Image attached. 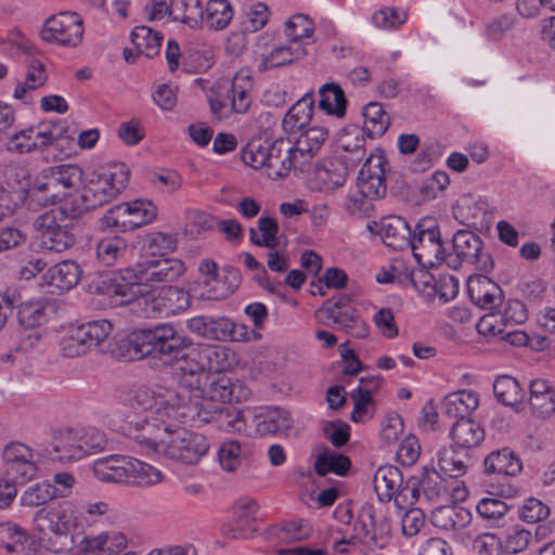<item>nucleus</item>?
I'll return each mask as SVG.
<instances>
[{"mask_svg": "<svg viewBox=\"0 0 555 555\" xmlns=\"http://www.w3.org/2000/svg\"><path fill=\"white\" fill-rule=\"evenodd\" d=\"M353 531L356 539L361 540V544L370 548H383L389 542L391 527L386 518L377 522L374 506L366 504L359 511Z\"/></svg>", "mask_w": 555, "mask_h": 555, "instance_id": "15", "label": "nucleus"}, {"mask_svg": "<svg viewBox=\"0 0 555 555\" xmlns=\"http://www.w3.org/2000/svg\"><path fill=\"white\" fill-rule=\"evenodd\" d=\"M185 271L184 263L176 258H162L138 263L132 276L133 284L170 283ZM130 273V271H128Z\"/></svg>", "mask_w": 555, "mask_h": 555, "instance_id": "16", "label": "nucleus"}, {"mask_svg": "<svg viewBox=\"0 0 555 555\" xmlns=\"http://www.w3.org/2000/svg\"><path fill=\"white\" fill-rule=\"evenodd\" d=\"M412 230L409 223L400 217H387L380 227V236L384 243L398 250H403L411 244Z\"/></svg>", "mask_w": 555, "mask_h": 555, "instance_id": "36", "label": "nucleus"}, {"mask_svg": "<svg viewBox=\"0 0 555 555\" xmlns=\"http://www.w3.org/2000/svg\"><path fill=\"white\" fill-rule=\"evenodd\" d=\"M219 94L229 99L231 112L244 114L251 104L254 78L249 69L242 68L235 76L218 81Z\"/></svg>", "mask_w": 555, "mask_h": 555, "instance_id": "18", "label": "nucleus"}, {"mask_svg": "<svg viewBox=\"0 0 555 555\" xmlns=\"http://www.w3.org/2000/svg\"><path fill=\"white\" fill-rule=\"evenodd\" d=\"M83 34V20L73 11L51 15L40 30L43 41L66 48H77L82 42Z\"/></svg>", "mask_w": 555, "mask_h": 555, "instance_id": "11", "label": "nucleus"}, {"mask_svg": "<svg viewBox=\"0 0 555 555\" xmlns=\"http://www.w3.org/2000/svg\"><path fill=\"white\" fill-rule=\"evenodd\" d=\"M131 457L112 456L95 463L93 472L104 482H129V465Z\"/></svg>", "mask_w": 555, "mask_h": 555, "instance_id": "38", "label": "nucleus"}, {"mask_svg": "<svg viewBox=\"0 0 555 555\" xmlns=\"http://www.w3.org/2000/svg\"><path fill=\"white\" fill-rule=\"evenodd\" d=\"M529 405L531 412L545 418L555 412V389L544 379H534L529 385Z\"/></svg>", "mask_w": 555, "mask_h": 555, "instance_id": "34", "label": "nucleus"}, {"mask_svg": "<svg viewBox=\"0 0 555 555\" xmlns=\"http://www.w3.org/2000/svg\"><path fill=\"white\" fill-rule=\"evenodd\" d=\"M80 545H85L89 555H135L127 551V538L121 533L86 537Z\"/></svg>", "mask_w": 555, "mask_h": 555, "instance_id": "28", "label": "nucleus"}, {"mask_svg": "<svg viewBox=\"0 0 555 555\" xmlns=\"http://www.w3.org/2000/svg\"><path fill=\"white\" fill-rule=\"evenodd\" d=\"M25 66V80L16 86L14 96L27 104L31 102L29 92L42 87L48 80V74L43 61L36 56H27Z\"/></svg>", "mask_w": 555, "mask_h": 555, "instance_id": "30", "label": "nucleus"}, {"mask_svg": "<svg viewBox=\"0 0 555 555\" xmlns=\"http://www.w3.org/2000/svg\"><path fill=\"white\" fill-rule=\"evenodd\" d=\"M3 177L8 185L22 192L30 186V171L20 162H10L3 168Z\"/></svg>", "mask_w": 555, "mask_h": 555, "instance_id": "63", "label": "nucleus"}, {"mask_svg": "<svg viewBox=\"0 0 555 555\" xmlns=\"http://www.w3.org/2000/svg\"><path fill=\"white\" fill-rule=\"evenodd\" d=\"M451 438L456 447L469 450L478 447L485 439V430L472 418L457 420L451 429Z\"/></svg>", "mask_w": 555, "mask_h": 555, "instance_id": "41", "label": "nucleus"}, {"mask_svg": "<svg viewBox=\"0 0 555 555\" xmlns=\"http://www.w3.org/2000/svg\"><path fill=\"white\" fill-rule=\"evenodd\" d=\"M79 327L91 349L95 347L101 352L111 351V340L113 339V324L111 321L106 319L94 320L83 323Z\"/></svg>", "mask_w": 555, "mask_h": 555, "instance_id": "44", "label": "nucleus"}, {"mask_svg": "<svg viewBox=\"0 0 555 555\" xmlns=\"http://www.w3.org/2000/svg\"><path fill=\"white\" fill-rule=\"evenodd\" d=\"M409 247L415 260L424 267H436L446 260V250L440 228L435 220L423 219L412 231Z\"/></svg>", "mask_w": 555, "mask_h": 555, "instance_id": "8", "label": "nucleus"}, {"mask_svg": "<svg viewBox=\"0 0 555 555\" xmlns=\"http://www.w3.org/2000/svg\"><path fill=\"white\" fill-rule=\"evenodd\" d=\"M351 467V461L347 455L324 449L315 459L314 470L319 476L334 473L346 476Z\"/></svg>", "mask_w": 555, "mask_h": 555, "instance_id": "51", "label": "nucleus"}, {"mask_svg": "<svg viewBox=\"0 0 555 555\" xmlns=\"http://www.w3.org/2000/svg\"><path fill=\"white\" fill-rule=\"evenodd\" d=\"M402 473L393 465L380 466L374 474L373 485L378 499L388 502L402 486Z\"/></svg>", "mask_w": 555, "mask_h": 555, "instance_id": "40", "label": "nucleus"}, {"mask_svg": "<svg viewBox=\"0 0 555 555\" xmlns=\"http://www.w3.org/2000/svg\"><path fill=\"white\" fill-rule=\"evenodd\" d=\"M160 405L155 415H144L143 417L128 416V435L138 444V448L150 454H160V444L166 440L171 426H176L178 421L176 410Z\"/></svg>", "mask_w": 555, "mask_h": 555, "instance_id": "5", "label": "nucleus"}, {"mask_svg": "<svg viewBox=\"0 0 555 555\" xmlns=\"http://www.w3.org/2000/svg\"><path fill=\"white\" fill-rule=\"evenodd\" d=\"M364 132L356 126L346 128L339 138V147L346 153L339 158L354 168L365 156Z\"/></svg>", "mask_w": 555, "mask_h": 555, "instance_id": "35", "label": "nucleus"}, {"mask_svg": "<svg viewBox=\"0 0 555 555\" xmlns=\"http://www.w3.org/2000/svg\"><path fill=\"white\" fill-rule=\"evenodd\" d=\"M152 312L171 315L189 308L191 298L188 292L182 288L168 286L158 291L151 300H143Z\"/></svg>", "mask_w": 555, "mask_h": 555, "instance_id": "23", "label": "nucleus"}, {"mask_svg": "<svg viewBox=\"0 0 555 555\" xmlns=\"http://www.w3.org/2000/svg\"><path fill=\"white\" fill-rule=\"evenodd\" d=\"M470 300L481 309H493L503 301L501 287L486 275H472L467 280Z\"/></svg>", "mask_w": 555, "mask_h": 555, "instance_id": "22", "label": "nucleus"}, {"mask_svg": "<svg viewBox=\"0 0 555 555\" xmlns=\"http://www.w3.org/2000/svg\"><path fill=\"white\" fill-rule=\"evenodd\" d=\"M15 308L18 309L17 318L20 324L27 328H34L49 320L50 315L55 311V304L48 299L26 302L20 300Z\"/></svg>", "mask_w": 555, "mask_h": 555, "instance_id": "33", "label": "nucleus"}, {"mask_svg": "<svg viewBox=\"0 0 555 555\" xmlns=\"http://www.w3.org/2000/svg\"><path fill=\"white\" fill-rule=\"evenodd\" d=\"M279 230V224L274 218L260 217L258 219V230L254 228L249 229L250 242L256 246L266 247L268 249L278 247L280 244L278 238Z\"/></svg>", "mask_w": 555, "mask_h": 555, "instance_id": "53", "label": "nucleus"}, {"mask_svg": "<svg viewBox=\"0 0 555 555\" xmlns=\"http://www.w3.org/2000/svg\"><path fill=\"white\" fill-rule=\"evenodd\" d=\"M291 138H280L270 143L269 172L272 178H284L292 169L304 171L306 165Z\"/></svg>", "mask_w": 555, "mask_h": 555, "instance_id": "19", "label": "nucleus"}, {"mask_svg": "<svg viewBox=\"0 0 555 555\" xmlns=\"http://www.w3.org/2000/svg\"><path fill=\"white\" fill-rule=\"evenodd\" d=\"M60 137L61 131L57 124L31 125L9 134L4 147L7 152L15 155L33 154L53 145Z\"/></svg>", "mask_w": 555, "mask_h": 555, "instance_id": "10", "label": "nucleus"}, {"mask_svg": "<svg viewBox=\"0 0 555 555\" xmlns=\"http://www.w3.org/2000/svg\"><path fill=\"white\" fill-rule=\"evenodd\" d=\"M269 154L270 143L251 141L243 149L242 160L254 169L267 167L269 170Z\"/></svg>", "mask_w": 555, "mask_h": 555, "instance_id": "62", "label": "nucleus"}, {"mask_svg": "<svg viewBox=\"0 0 555 555\" xmlns=\"http://www.w3.org/2000/svg\"><path fill=\"white\" fill-rule=\"evenodd\" d=\"M451 245V249L446 250L444 260L450 268L457 269L464 262L485 271L493 268V260L482 250V241L476 233L459 230L453 234Z\"/></svg>", "mask_w": 555, "mask_h": 555, "instance_id": "9", "label": "nucleus"}, {"mask_svg": "<svg viewBox=\"0 0 555 555\" xmlns=\"http://www.w3.org/2000/svg\"><path fill=\"white\" fill-rule=\"evenodd\" d=\"M129 169L122 163H114L93 173L81 189V204L70 207L83 211L102 207L114 201L127 186Z\"/></svg>", "mask_w": 555, "mask_h": 555, "instance_id": "3", "label": "nucleus"}, {"mask_svg": "<svg viewBox=\"0 0 555 555\" xmlns=\"http://www.w3.org/2000/svg\"><path fill=\"white\" fill-rule=\"evenodd\" d=\"M344 298H339L330 306H325L318 311V317L325 324L335 330L344 331L356 338H364L369 335V327L362 320L357 309L347 307L343 304Z\"/></svg>", "mask_w": 555, "mask_h": 555, "instance_id": "13", "label": "nucleus"}, {"mask_svg": "<svg viewBox=\"0 0 555 555\" xmlns=\"http://www.w3.org/2000/svg\"><path fill=\"white\" fill-rule=\"evenodd\" d=\"M56 499V490L50 481L38 482L30 486L21 496L24 506L38 507Z\"/></svg>", "mask_w": 555, "mask_h": 555, "instance_id": "61", "label": "nucleus"}, {"mask_svg": "<svg viewBox=\"0 0 555 555\" xmlns=\"http://www.w3.org/2000/svg\"><path fill=\"white\" fill-rule=\"evenodd\" d=\"M205 8L201 0H171L170 15L173 21H180L191 28L204 24Z\"/></svg>", "mask_w": 555, "mask_h": 555, "instance_id": "46", "label": "nucleus"}, {"mask_svg": "<svg viewBox=\"0 0 555 555\" xmlns=\"http://www.w3.org/2000/svg\"><path fill=\"white\" fill-rule=\"evenodd\" d=\"M203 385L202 387L201 380L197 378L195 386L197 391L205 393L210 400H216L223 405L231 401L235 388L234 383L227 375L208 376Z\"/></svg>", "mask_w": 555, "mask_h": 555, "instance_id": "48", "label": "nucleus"}, {"mask_svg": "<svg viewBox=\"0 0 555 555\" xmlns=\"http://www.w3.org/2000/svg\"><path fill=\"white\" fill-rule=\"evenodd\" d=\"M82 270L74 260L61 261L43 274L46 284L55 287L61 293L73 289L81 280Z\"/></svg>", "mask_w": 555, "mask_h": 555, "instance_id": "26", "label": "nucleus"}, {"mask_svg": "<svg viewBox=\"0 0 555 555\" xmlns=\"http://www.w3.org/2000/svg\"><path fill=\"white\" fill-rule=\"evenodd\" d=\"M390 172L389 164L380 150L371 153L362 166L358 177V188L374 199H379L387 192L386 179Z\"/></svg>", "mask_w": 555, "mask_h": 555, "instance_id": "14", "label": "nucleus"}, {"mask_svg": "<svg viewBox=\"0 0 555 555\" xmlns=\"http://www.w3.org/2000/svg\"><path fill=\"white\" fill-rule=\"evenodd\" d=\"M78 514L70 501L42 507L33 517L34 531L51 552L69 550L74 543L73 532L78 527Z\"/></svg>", "mask_w": 555, "mask_h": 555, "instance_id": "1", "label": "nucleus"}, {"mask_svg": "<svg viewBox=\"0 0 555 555\" xmlns=\"http://www.w3.org/2000/svg\"><path fill=\"white\" fill-rule=\"evenodd\" d=\"M218 459L221 467L229 472H235L242 464V447L237 440L222 442L218 450Z\"/></svg>", "mask_w": 555, "mask_h": 555, "instance_id": "64", "label": "nucleus"}, {"mask_svg": "<svg viewBox=\"0 0 555 555\" xmlns=\"http://www.w3.org/2000/svg\"><path fill=\"white\" fill-rule=\"evenodd\" d=\"M2 457L5 476L17 483L24 485L38 474L41 454L22 442L8 443L3 449Z\"/></svg>", "mask_w": 555, "mask_h": 555, "instance_id": "12", "label": "nucleus"}, {"mask_svg": "<svg viewBox=\"0 0 555 555\" xmlns=\"http://www.w3.org/2000/svg\"><path fill=\"white\" fill-rule=\"evenodd\" d=\"M43 452V455L53 462L69 463L82 459L79 431L65 429L57 433Z\"/></svg>", "mask_w": 555, "mask_h": 555, "instance_id": "20", "label": "nucleus"}, {"mask_svg": "<svg viewBox=\"0 0 555 555\" xmlns=\"http://www.w3.org/2000/svg\"><path fill=\"white\" fill-rule=\"evenodd\" d=\"M127 244L119 236L103 238L96 246V258L104 266H113L126 253Z\"/></svg>", "mask_w": 555, "mask_h": 555, "instance_id": "59", "label": "nucleus"}, {"mask_svg": "<svg viewBox=\"0 0 555 555\" xmlns=\"http://www.w3.org/2000/svg\"><path fill=\"white\" fill-rule=\"evenodd\" d=\"M185 422H176L160 444L162 456L186 465L196 464L207 453L209 443L202 434L181 427Z\"/></svg>", "mask_w": 555, "mask_h": 555, "instance_id": "7", "label": "nucleus"}, {"mask_svg": "<svg viewBox=\"0 0 555 555\" xmlns=\"http://www.w3.org/2000/svg\"><path fill=\"white\" fill-rule=\"evenodd\" d=\"M314 109V94L307 92L285 114L282 127L286 133L302 130L311 120Z\"/></svg>", "mask_w": 555, "mask_h": 555, "instance_id": "32", "label": "nucleus"}, {"mask_svg": "<svg viewBox=\"0 0 555 555\" xmlns=\"http://www.w3.org/2000/svg\"><path fill=\"white\" fill-rule=\"evenodd\" d=\"M25 199L29 208H36V206L53 205L61 202L64 199V193L55 189L47 168L42 170L34 185L28 188Z\"/></svg>", "mask_w": 555, "mask_h": 555, "instance_id": "27", "label": "nucleus"}, {"mask_svg": "<svg viewBox=\"0 0 555 555\" xmlns=\"http://www.w3.org/2000/svg\"><path fill=\"white\" fill-rule=\"evenodd\" d=\"M131 42L139 53L147 57L158 54L163 36L147 26H137L131 33Z\"/></svg>", "mask_w": 555, "mask_h": 555, "instance_id": "56", "label": "nucleus"}, {"mask_svg": "<svg viewBox=\"0 0 555 555\" xmlns=\"http://www.w3.org/2000/svg\"><path fill=\"white\" fill-rule=\"evenodd\" d=\"M328 138V130L325 127L314 126L305 130L296 140H293L299 159L305 163L306 167L310 165L321 146Z\"/></svg>", "mask_w": 555, "mask_h": 555, "instance_id": "39", "label": "nucleus"}, {"mask_svg": "<svg viewBox=\"0 0 555 555\" xmlns=\"http://www.w3.org/2000/svg\"><path fill=\"white\" fill-rule=\"evenodd\" d=\"M493 393L500 403L507 406H517L524 400V391L518 380L508 375L500 376L494 380Z\"/></svg>", "mask_w": 555, "mask_h": 555, "instance_id": "52", "label": "nucleus"}, {"mask_svg": "<svg viewBox=\"0 0 555 555\" xmlns=\"http://www.w3.org/2000/svg\"><path fill=\"white\" fill-rule=\"evenodd\" d=\"M349 168L350 166L340 159H327L317 166L315 178L322 190H334L345 183Z\"/></svg>", "mask_w": 555, "mask_h": 555, "instance_id": "43", "label": "nucleus"}, {"mask_svg": "<svg viewBox=\"0 0 555 555\" xmlns=\"http://www.w3.org/2000/svg\"><path fill=\"white\" fill-rule=\"evenodd\" d=\"M521 469L520 459L509 448L492 451L483 460V472L487 475L516 476Z\"/></svg>", "mask_w": 555, "mask_h": 555, "instance_id": "29", "label": "nucleus"}, {"mask_svg": "<svg viewBox=\"0 0 555 555\" xmlns=\"http://www.w3.org/2000/svg\"><path fill=\"white\" fill-rule=\"evenodd\" d=\"M48 172H50L55 189L64 193V198L81 184L83 178L82 169L75 164L49 167Z\"/></svg>", "mask_w": 555, "mask_h": 555, "instance_id": "47", "label": "nucleus"}, {"mask_svg": "<svg viewBox=\"0 0 555 555\" xmlns=\"http://www.w3.org/2000/svg\"><path fill=\"white\" fill-rule=\"evenodd\" d=\"M179 400H181V392L163 388L156 391L147 387H139L134 390L132 397L133 404L146 412V415H155L160 405L167 412L169 409L176 410Z\"/></svg>", "mask_w": 555, "mask_h": 555, "instance_id": "21", "label": "nucleus"}, {"mask_svg": "<svg viewBox=\"0 0 555 555\" xmlns=\"http://www.w3.org/2000/svg\"><path fill=\"white\" fill-rule=\"evenodd\" d=\"M234 15L229 0H208L205 5L204 24L214 30L227 28Z\"/></svg>", "mask_w": 555, "mask_h": 555, "instance_id": "50", "label": "nucleus"}, {"mask_svg": "<svg viewBox=\"0 0 555 555\" xmlns=\"http://www.w3.org/2000/svg\"><path fill=\"white\" fill-rule=\"evenodd\" d=\"M307 54L306 48L302 44L279 46L270 53L263 54L258 65L259 72H267L272 68L286 66L296 60L304 57Z\"/></svg>", "mask_w": 555, "mask_h": 555, "instance_id": "42", "label": "nucleus"}, {"mask_svg": "<svg viewBox=\"0 0 555 555\" xmlns=\"http://www.w3.org/2000/svg\"><path fill=\"white\" fill-rule=\"evenodd\" d=\"M319 108L327 115L344 117L346 114L347 99L341 87L335 82H327L319 90Z\"/></svg>", "mask_w": 555, "mask_h": 555, "instance_id": "49", "label": "nucleus"}, {"mask_svg": "<svg viewBox=\"0 0 555 555\" xmlns=\"http://www.w3.org/2000/svg\"><path fill=\"white\" fill-rule=\"evenodd\" d=\"M0 555H35L27 532L12 522H1Z\"/></svg>", "mask_w": 555, "mask_h": 555, "instance_id": "25", "label": "nucleus"}, {"mask_svg": "<svg viewBox=\"0 0 555 555\" xmlns=\"http://www.w3.org/2000/svg\"><path fill=\"white\" fill-rule=\"evenodd\" d=\"M189 402L184 401V395L181 392V400L176 404V412L179 422L188 420L198 424L216 422L224 405L216 400H210L205 393L195 390L190 391Z\"/></svg>", "mask_w": 555, "mask_h": 555, "instance_id": "17", "label": "nucleus"}, {"mask_svg": "<svg viewBox=\"0 0 555 555\" xmlns=\"http://www.w3.org/2000/svg\"><path fill=\"white\" fill-rule=\"evenodd\" d=\"M129 207L125 203L112 207L101 219L100 224L103 229H116L122 232L138 228L139 221H132Z\"/></svg>", "mask_w": 555, "mask_h": 555, "instance_id": "58", "label": "nucleus"}, {"mask_svg": "<svg viewBox=\"0 0 555 555\" xmlns=\"http://www.w3.org/2000/svg\"><path fill=\"white\" fill-rule=\"evenodd\" d=\"M129 482L138 486H151L160 482L162 473L152 465L131 459L129 465Z\"/></svg>", "mask_w": 555, "mask_h": 555, "instance_id": "60", "label": "nucleus"}, {"mask_svg": "<svg viewBox=\"0 0 555 555\" xmlns=\"http://www.w3.org/2000/svg\"><path fill=\"white\" fill-rule=\"evenodd\" d=\"M479 404L478 395L473 390L451 392L441 402V412L449 418H468Z\"/></svg>", "mask_w": 555, "mask_h": 555, "instance_id": "31", "label": "nucleus"}, {"mask_svg": "<svg viewBox=\"0 0 555 555\" xmlns=\"http://www.w3.org/2000/svg\"><path fill=\"white\" fill-rule=\"evenodd\" d=\"M257 418L256 427L261 435H284L293 425L289 413L280 408L269 409Z\"/></svg>", "mask_w": 555, "mask_h": 555, "instance_id": "45", "label": "nucleus"}, {"mask_svg": "<svg viewBox=\"0 0 555 555\" xmlns=\"http://www.w3.org/2000/svg\"><path fill=\"white\" fill-rule=\"evenodd\" d=\"M127 344L140 358L151 356L165 358L167 361L184 357L193 346L192 339L171 323L138 330L131 334Z\"/></svg>", "mask_w": 555, "mask_h": 555, "instance_id": "2", "label": "nucleus"}, {"mask_svg": "<svg viewBox=\"0 0 555 555\" xmlns=\"http://www.w3.org/2000/svg\"><path fill=\"white\" fill-rule=\"evenodd\" d=\"M61 353L65 358H77L91 350L79 326L72 327L60 340Z\"/></svg>", "mask_w": 555, "mask_h": 555, "instance_id": "57", "label": "nucleus"}, {"mask_svg": "<svg viewBox=\"0 0 555 555\" xmlns=\"http://www.w3.org/2000/svg\"><path fill=\"white\" fill-rule=\"evenodd\" d=\"M466 453L456 451L453 447L442 448L437 455V464L441 473L450 478H457L466 473Z\"/></svg>", "mask_w": 555, "mask_h": 555, "instance_id": "55", "label": "nucleus"}, {"mask_svg": "<svg viewBox=\"0 0 555 555\" xmlns=\"http://www.w3.org/2000/svg\"><path fill=\"white\" fill-rule=\"evenodd\" d=\"M363 128L361 129L369 138H380L388 130L391 118L384 105L379 102L367 103L362 111Z\"/></svg>", "mask_w": 555, "mask_h": 555, "instance_id": "37", "label": "nucleus"}, {"mask_svg": "<svg viewBox=\"0 0 555 555\" xmlns=\"http://www.w3.org/2000/svg\"><path fill=\"white\" fill-rule=\"evenodd\" d=\"M78 216L80 210L68 207L67 203L38 216L34 225L40 233V247L53 253L70 248L76 241L72 229Z\"/></svg>", "mask_w": 555, "mask_h": 555, "instance_id": "4", "label": "nucleus"}, {"mask_svg": "<svg viewBox=\"0 0 555 555\" xmlns=\"http://www.w3.org/2000/svg\"><path fill=\"white\" fill-rule=\"evenodd\" d=\"M227 349L220 346L203 345L197 348L190 347L184 357L185 366H181L183 372L182 386L195 390L196 379H207V372H220L227 370Z\"/></svg>", "mask_w": 555, "mask_h": 555, "instance_id": "6", "label": "nucleus"}, {"mask_svg": "<svg viewBox=\"0 0 555 555\" xmlns=\"http://www.w3.org/2000/svg\"><path fill=\"white\" fill-rule=\"evenodd\" d=\"M186 325L192 333L212 340H228L234 328V323L224 317L198 315L190 319Z\"/></svg>", "mask_w": 555, "mask_h": 555, "instance_id": "24", "label": "nucleus"}, {"mask_svg": "<svg viewBox=\"0 0 555 555\" xmlns=\"http://www.w3.org/2000/svg\"><path fill=\"white\" fill-rule=\"evenodd\" d=\"M420 492L429 502H438L447 495V488L442 476L434 468L424 467L421 477H417Z\"/></svg>", "mask_w": 555, "mask_h": 555, "instance_id": "54", "label": "nucleus"}]
</instances>
